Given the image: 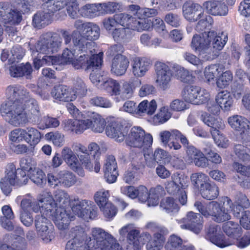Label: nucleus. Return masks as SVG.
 I'll return each mask as SVG.
<instances>
[{"label":"nucleus","mask_w":250,"mask_h":250,"mask_svg":"<svg viewBox=\"0 0 250 250\" xmlns=\"http://www.w3.org/2000/svg\"><path fill=\"white\" fill-rule=\"evenodd\" d=\"M62 37L53 32H47L42 34L35 47L36 52L50 54L58 52L62 45V39L64 44L75 52L79 53L93 54L94 42H88L77 31L74 30L71 34L66 29H61Z\"/></svg>","instance_id":"f257e3e1"},{"label":"nucleus","mask_w":250,"mask_h":250,"mask_svg":"<svg viewBox=\"0 0 250 250\" xmlns=\"http://www.w3.org/2000/svg\"><path fill=\"white\" fill-rule=\"evenodd\" d=\"M88 243L77 237L67 242L65 250H124L117 240L101 229L92 230Z\"/></svg>","instance_id":"f03ea898"},{"label":"nucleus","mask_w":250,"mask_h":250,"mask_svg":"<svg viewBox=\"0 0 250 250\" xmlns=\"http://www.w3.org/2000/svg\"><path fill=\"white\" fill-rule=\"evenodd\" d=\"M0 113L5 120L14 126H23L28 123L39 125L42 119L40 110L26 112L23 102L7 101L1 104Z\"/></svg>","instance_id":"7ed1b4c3"},{"label":"nucleus","mask_w":250,"mask_h":250,"mask_svg":"<svg viewBox=\"0 0 250 250\" xmlns=\"http://www.w3.org/2000/svg\"><path fill=\"white\" fill-rule=\"evenodd\" d=\"M41 202L44 203L42 206V210L44 209V213L45 215L52 219L59 229L65 230L68 228L70 222L73 217L71 216L65 209L57 208L54 210L55 205L54 200L50 195L43 199Z\"/></svg>","instance_id":"20e7f679"},{"label":"nucleus","mask_w":250,"mask_h":250,"mask_svg":"<svg viewBox=\"0 0 250 250\" xmlns=\"http://www.w3.org/2000/svg\"><path fill=\"white\" fill-rule=\"evenodd\" d=\"M152 135L146 134L144 130L139 126L133 127L125 139L127 146L137 148H147L152 145Z\"/></svg>","instance_id":"39448f33"},{"label":"nucleus","mask_w":250,"mask_h":250,"mask_svg":"<svg viewBox=\"0 0 250 250\" xmlns=\"http://www.w3.org/2000/svg\"><path fill=\"white\" fill-rule=\"evenodd\" d=\"M89 53H83L79 58L74 59L71 63L72 66L76 69H84L85 71L98 69L102 64L103 53L99 54L91 55L89 57Z\"/></svg>","instance_id":"423d86ee"},{"label":"nucleus","mask_w":250,"mask_h":250,"mask_svg":"<svg viewBox=\"0 0 250 250\" xmlns=\"http://www.w3.org/2000/svg\"><path fill=\"white\" fill-rule=\"evenodd\" d=\"M71 209L73 213L79 217L84 219H93L97 214V208L92 206L91 202L83 200L80 201L78 197L72 198Z\"/></svg>","instance_id":"0eeeda50"},{"label":"nucleus","mask_w":250,"mask_h":250,"mask_svg":"<svg viewBox=\"0 0 250 250\" xmlns=\"http://www.w3.org/2000/svg\"><path fill=\"white\" fill-rule=\"evenodd\" d=\"M204 123L209 128L212 138L216 144L220 147L226 148L229 145V140L225 137L218 130L225 128V124L220 119H214L210 117L209 119L205 121Z\"/></svg>","instance_id":"6e6552de"},{"label":"nucleus","mask_w":250,"mask_h":250,"mask_svg":"<svg viewBox=\"0 0 250 250\" xmlns=\"http://www.w3.org/2000/svg\"><path fill=\"white\" fill-rule=\"evenodd\" d=\"M75 150L77 153V156L81 165L87 170L92 171L94 166V171L98 173L100 170V164L94 154L88 152L87 148L78 144L75 146Z\"/></svg>","instance_id":"1a4fd4ad"},{"label":"nucleus","mask_w":250,"mask_h":250,"mask_svg":"<svg viewBox=\"0 0 250 250\" xmlns=\"http://www.w3.org/2000/svg\"><path fill=\"white\" fill-rule=\"evenodd\" d=\"M202 219L200 213L191 211L188 212L185 217L178 220V223L182 229L190 230L198 234L202 229Z\"/></svg>","instance_id":"9d476101"},{"label":"nucleus","mask_w":250,"mask_h":250,"mask_svg":"<svg viewBox=\"0 0 250 250\" xmlns=\"http://www.w3.org/2000/svg\"><path fill=\"white\" fill-rule=\"evenodd\" d=\"M154 66L157 75L156 82L158 86L163 90L168 89L172 76L170 68L165 63L161 62H157Z\"/></svg>","instance_id":"9b49d317"},{"label":"nucleus","mask_w":250,"mask_h":250,"mask_svg":"<svg viewBox=\"0 0 250 250\" xmlns=\"http://www.w3.org/2000/svg\"><path fill=\"white\" fill-rule=\"evenodd\" d=\"M22 19L21 12L16 9H9L7 2H0V20L4 24H18Z\"/></svg>","instance_id":"f8f14e48"},{"label":"nucleus","mask_w":250,"mask_h":250,"mask_svg":"<svg viewBox=\"0 0 250 250\" xmlns=\"http://www.w3.org/2000/svg\"><path fill=\"white\" fill-rule=\"evenodd\" d=\"M212 45L204 47V59L212 60L217 58L228 41L227 34L218 33Z\"/></svg>","instance_id":"ddd939ff"},{"label":"nucleus","mask_w":250,"mask_h":250,"mask_svg":"<svg viewBox=\"0 0 250 250\" xmlns=\"http://www.w3.org/2000/svg\"><path fill=\"white\" fill-rule=\"evenodd\" d=\"M5 173L4 177L9 179L11 183H18L19 186L26 184L28 180V176L26 175V172L19 170V168L17 169L13 163L6 165Z\"/></svg>","instance_id":"4468645a"},{"label":"nucleus","mask_w":250,"mask_h":250,"mask_svg":"<svg viewBox=\"0 0 250 250\" xmlns=\"http://www.w3.org/2000/svg\"><path fill=\"white\" fill-rule=\"evenodd\" d=\"M183 13L185 19L190 21H196L203 17L202 6L191 0L187 1L183 5Z\"/></svg>","instance_id":"2eb2a0df"},{"label":"nucleus","mask_w":250,"mask_h":250,"mask_svg":"<svg viewBox=\"0 0 250 250\" xmlns=\"http://www.w3.org/2000/svg\"><path fill=\"white\" fill-rule=\"evenodd\" d=\"M106 135L110 138H114L117 142H122L127 134V128L123 126L114 119L108 121L105 129Z\"/></svg>","instance_id":"dca6fc26"},{"label":"nucleus","mask_w":250,"mask_h":250,"mask_svg":"<svg viewBox=\"0 0 250 250\" xmlns=\"http://www.w3.org/2000/svg\"><path fill=\"white\" fill-rule=\"evenodd\" d=\"M221 228L218 225H211L208 229L207 239L215 245L224 248L232 245L233 242L227 241L223 235L221 234Z\"/></svg>","instance_id":"f3484780"},{"label":"nucleus","mask_w":250,"mask_h":250,"mask_svg":"<svg viewBox=\"0 0 250 250\" xmlns=\"http://www.w3.org/2000/svg\"><path fill=\"white\" fill-rule=\"evenodd\" d=\"M201 88L196 86L187 85L182 91V96L184 100L194 104H200L203 103L202 98L203 94H200Z\"/></svg>","instance_id":"a211bd4d"},{"label":"nucleus","mask_w":250,"mask_h":250,"mask_svg":"<svg viewBox=\"0 0 250 250\" xmlns=\"http://www.w3.org/2000/svg\"><path fill=\"white\" fill-rule=\"evenodd\" d=\"M172 182L168 183L166 188L171 194H175L178 192L180 188H185L188 187V179L187 176L178 173H174L171 176Z\"/></svg>","instance_id":"6ab92c4d"},{"label":"nucleus","mask_w":250,"mask_h":250,"mask_svg":"<svg viewBox=\"0 0 250 250\" xmlns=\"http://www.w3.org/2000/svg\"><path fill=\"white\" fill-rule=\"evenodd\" d=\"M117 166L114 156L107 157L104 167V176L106 181L109 183H114L118 175L117 170Z\"/></svg>","instance_id":"aec40b11"},{"label":"nucleus","mask_w":250,"mask_h":250,"mask_svg":"<svg viewBox=\"0 0 250 250\" xmlns=\"http://www.w3.org/2000/svg\"><path fill=\"white\" fill-rule=\"evenodd\" d=\"M214 16H225L228 13V7L221 0H210L204 3V11Z\"/></svg>","instance_id":"412c9836"},{"label":"nucleus","mask_w":250,"mask_h":250,"mask_svg":"<svg viewBox=\"0 0 250 250\" xmlns=\"http://www.w3.org/2000/svg\"><path fill=\"white\" fill-rule=\"evenodd\" d=\"M129 63V60L125 56L118 55L112 60L111 72L117 76H122L125 74Z\"/></svg>","instance_id":"4be33fe9"},{"label":"nucleus","mask_w":250,"mask_h":250,"mask_svg":"<svg viewBox=\"0 0 250 250\" xmlns=\"http://www.w3.org/2000/svg\"><path fill=\"white\" fill-rule=\"evenodd\" d=\"M90 119L83 120L86 124L85 130L90 128L94 132L97 133L102 132L105 126V121L102 116L96 113H91Z\"/></svg>","instance_id":"5701e85b"},{"label":"nucleus","mask_w":250,"mask_h":250,"mask_svg":"<svg viewBox=\"0 0 250 250\" xmlns=\"http://www.w3.org/2000/svg\"><path fill=\"white\" fill-rule=\"evenodd\" d=\"M132 70L136 77H142L146 74L150 66V61L146 58H136L132 62Z\"/></svg>","instance_id":"b1692460"},{"label":"nucleus","mask_w":250,"mask_h":250,"mask_svg":"<svg viewBox=\"0 0 250 250\" xmlns=\"http://www.w3.org/2000/svg\"><path fill=\"white\" fill-rule=\"evenodd\" d=\"M29 92L26 89L19 85H10L5 90V95L9 101L19 100L22 101L27 97Z\"/></svg>","instance_id":"393cba45"},{"label":"nucleus","mask_w":250,"mask_h":250,"mask_svg":"<svg viewBox=\"0 0 250 250\" xmlns=\"http://www.w3.org/2000/svg\"><path fill=\"white\" fill-rule=\"evenodd\" d=\"M51 93L55 99L60 101L68 102L76 99L75 94H72L71 90L65 85H59L54 86Z\"/></svg>","instance_id":"a878e982"},{"label":"nucleus","mask_w":250,"mask_h":250,"mask_svg":"<svg viewBox=\"0 0 250 250\" xmlns=\"http://www.w3.org/2000/svg\"><path fill=\"white\" fill-rule=\"evenodd\" d=\"M142 82L139 79L131 80L123 83L120 87L119 95L124 99H129L133 97L134 91L137 87H139Z\"/></svg>","instance_id":"bb28decb"},{"label":"nucleus","mask_w":250,"mask_h":250,"mask_svg":"<svg viewBox=\"0 0 250 250\" xmlns=\"http://www.w3.org/2000/svg\"><path fill=\"white\" fill-rule=\"evenodd\" d=\"M223 229L225 233L232 239H226L227 241L233 242L234 244L236 240H238L242 233L241 227L236 223L233 221H228L223 224Z\"/></svg>","instance_id":"cd10ccee"},{"label":"nucleus","mask_w":250,"mask_h":250,"mask_svg":"<svg viewBox=\"0 0 250 250\" xmlns=\"http://www.w3.org/2000/svg\"><path fill=\"white\" fill-rule=\"evenodd\" d=\"M48 194L44 196L39 201H37L35 199L32 198H25L22 200L21 204V211H28L29 212L30 209H32L33 211L37 212L40 210L41 213L45 214L44 213V209L42 212V206L44 203H42V200L46 197Z\"/></svg>","instance_id":"c85d7f7f"},{"label":"nucleus","mask_w":250,"mask_h":250,"mask_svg":"<svg viewBox=\"0 0 250 250\" xmlns=\"http://www.w3.org/2000/svg\"><path fill=\"white\" fill-rule=\"evenodd\" d=\"M228 121L231 127L240 134L245 133L249 126L248 121L241 116L233 115L229 117Z\"/></svg>","instance_id":"c756f323"},{"label":"nucleus","mask_w":250,"mask_h":250,"mask_svg":"<svg viewBox=\"0 0 250 250\" xmlns=\"http://www.w3.org/2000/svg\"><path fill=\"white\" fill-rule=\"evenodd\" d=\"M10 73L13 77L25 76L27 79L31 78L33 71L31 64L29 62L21 63L17 65H12L10 68Z\"/></svg>","instance_id":"7c9ffc66"},{"label":"nucleus","mask_w":250,"mask_h":250,"mask_svg":"<svg viewBox=\"0 0 250 250\" xmlns=\"http://www.w3.org/2000/svg\"><path fill=\"white\" fill-rule=\"evenodd\" d=\"M3 216L0 217V224L1 227L8 231L14 229V225L11 221L15 217L14 213L11 207L8 205H5L1 208Z\"/></svg>","instance_id":"2f4dec72"},{"label":"nucleus","mask_w":250,"mask_h":250,"mask_svg":"<svg viewBox=\"0 0 250 250\" xmlns=\"http://www.w3.org/2000/svg\"><path fill=\"white\" fill-rule=\"evenodd\" d=\"M232 201L228 197L223 198V205L218 210V212L213 218L214 221L220 223L229 220L230 216L228 212V208H231Z\"/></svg>","instance_id":"473e14b6"},{"label":"nucleus","mask_w":250,"mask_h":250,"mask_svg":"<svg viewBox=\"0 0 250 250\" xmlns=\"http://www.w3.org/2000/svg\"><path fill=\"white\" fill-rule=\"evenodd\" d=\"M53 17L45 11H39L33 16L32 22L35 27L41 28L51 23Z\"/></svg>","instance_id":"72a5a7b5"},{"label":"nucleus","mask_w":250,"mask_h":250,"mask_svg":"<svg viewBox=\"0 0 250 250\" xmlns=\"http://www.w3.org/2000/svg\"><path fill=\"white\" fill-rule=\"evenodd\" d=\"M54 200V203L55 204V207L54 210H55L56 207L58 206L57 208H64L69 205L71 204V201L72 198L70 199L68 193L62 190H57L54 193V198L52 197Z\"/></svg>","instance_id":"f704fd0d"},{"label":"nucleus","mask_w":250,"mask_h":250,"mask_svg":"<svg viewBox=\"0 0 250 250\" xmlns=\"http://www.w3.org/2000/svg\"><path fill=\"white\" fill-rule=\"evenodd\" d=\"M132 17L131 21L128 27V29H131L137 31H142L143 30H148L151 28V22L150 20L143 18V17Z\"/></svg>","instance_id":"c9c22d12"},{"label":"nucleus","mask_w":250,"mask_h":250,"mask_svg":"<svg viewBox=\"0 0 250 250\" xmlns=\"http://www.w3.org/2000/svg\"><path fill=\"white\" fill-rule=\"evenodd\" d=\"M170 136L173 137V130H163L159 133V139L162 145L169 149L178 150L181 146L177 142H169Z\"/></svg>","instance_id":"e433bc0d"},{"label":"nucleus","mask_w":250,"mask_h":250,"mask_svg":"<svg viewBox=\"0 0 250 250\" xmlns=\"http://www.w3.org/2000/svg\"><path fill=\"white\" fill-rule=\"evenodd\" d=\"M85 123L83 120H68L63 122V129L70 131L77 134L81 133L85 130Z\"/></svg>","instance_id":"4c0bfd02"},{"label":"nucleus","mask_w":250,"mask_h":250,"mask_svg":"<svg viewBox=\"0 0 250 250\" xmlns=\"http://www.w3.org/2000/svg\"><path fill=\"white\" fill-rule=\"evenodd\" d=\"M215 100L224 110H229L232 106L233 99L228 91L224 90L219 92L216 96Z\"/></svg>","instance_id":"58836bf2"},{"label":"nucleus","mask_w":250,"mask_h":250,"mask_svg":"<svg viewBox=\"0 0 250 250\" xmlns=\"http://www.w3.org/2000/svg\"><path fill=\"white\" fill-rule=\"evenodd\" d=\"M157 107V103L154 100H152L150 102L146 100H144L138 105L137 114L151 115L156 111Z\"/></svg>","instance_id":"ea45409f"},{"label":"nucleus","mask_w":250,"mask_h":250,"mask_svg":"<svg viewBox=\"0 0 250 250\" xmlns=\"http://www.w3.org/2000/svg\"><path fill=\"white\" fill-rule=\"evenodd\" d=\"M85 27V30L83 33L84 39L89 41H95L99 38L100 29L98 25L93 22H86Z\"/></svg>","instance_id":"a19ab883"},{"label":"nucleus","mask_w":250,"mask_h":250,"mask_svg":"<svg viewBox=\"0 0 250 250\" xmlns=\"http://www.w3.org/2000/svg\"><path fill=\"white\" fill-rule=\"evenodd\" d=\"M120 84L116 80L108 79L104 81L98 88L105 90L111 95H118L120 93Z\"/></svg>","instance_id":"79ce46f5"},{"label":"nucleus","mask_w":250,"mask_h":250,"mask_svg":"<svg viewBox=\"0 0 250 250\" xmlns=\"http://www.w3.org/2000/svg\"><path fill=\"white\" fill-rule=\"evenodd\" d=\"M62 156L64 161L72 169H76L79 160L78 156L68 147H64L62 151Z\"/></svg>","instance_id":"37998d69"},{"label":"nucleus","mask_w":250,"mask_h":250,"mask_svg":"<svg viewBox=\"0 0 250 250\" xmlns=\"http://www.w3.org/2000/svg\"><path fill=\"white\" fill-rule=\"evenodd\" d=\"M101 3L87 4L80 10L81 15L84 17L91 18L101 14Z\"/></svg>","instance_id":"c03bdc74"},{"label":"nucleus","mask_w":250,"mask_h":250,"mask_svg":"<svg viewBox=\"0 0 250 250\" xmlns=\"http://www.w3.org/2000/svg\"><path fill=\"white\" fill-rule=\"evenodd\" d=\"M165 241L163 234L156 232L153 238L146 244L147 250H161Z\"/></svg>","instance_id":"a18cd8bd"},{"label":"nucleus","mask_w":250,"mask_h":250,"mask_svg":"<svg viewBox=\"0 0 250 250\" xmlns=\"http://www.w3.org/2000/svg\"><path fill=\"white\" fill-rule=\"evenodd\" d=\"M187 154L190 160H193L197 167H202L203 164V154L192 146L187 147Z\"/></svg>","instance_id":"49530a36"},{"label":"nucleus","mask_w":250,"mask_h":250,"mask_svg":"<svg viewBox=\"0 0 250 250\" xmlns=\"http://www.w3.org/2000/svg\"><path fill=\"white\" fill-rule=\"evenodd\" d=\"M41 138V133L35 128L28 127L25 130L24 140L31 146L37 145Z\"/></svg>","instance_id":"de8ad7c7"},{"label":"nucleus","mask_w":250,"mask_h":250,"mask_svg":"<svg viewBox=\"0 0 250 250\" xmlns=\"http://www.w3.org/2000/svg\"><path fill=\"white\" fill-rule=\"evenodd\" d=\"M112 35L117 42H127L130 38V30L127 28H115L112 32Z\"/></svg>","instance_id":"09e8293b"},{"label":"nucleus","mask_w":250,"mask_h":250,"mask_svg":"<svg viewBox=\"0 0 250 250\" xmlns=\"http://www.w3.org/2000/svg\"><path fill=\"white\" fill-rule=\"evenodd\" d=\"M65 4L61 0H54L42 4V9L46 11L52 17L55 13L62 9Z\"/></svg>","instance_id":"8fccbe9b"},{"label":"nucleus","mask_w":250,"mask_h":250,"mask_svg":"<svg viewBox=\"0 0 250 250\" xmlns=\"http://www.w3.org/2000/svg\"><path fill=\"white\" fill-rule=\"evenodd\" d=\"M129 157L132 167L134 169L139 170L145 167L144 153L142 151L136 152L132 151Z\"/></svg>","instance_id":"3c124183"},{"label":"nucleus","mask_w":250,"mask_h":250,"mask_svg":"<svg viewBox=\"0 0 250 250\" xmlns=\"http://www.w3.org/2000/svg\"><path fill=\"white\" fill-rule=\"evenodd\" d=\"M58 176L60 178L61 185L64 187H70L76 182L75 175L71 172L66 170L60 171L58 173Z\"/></svg>","instance_id":"603ef678"},{"label":"nucleus","mask_w":250,"mask_h":250,"mask_svg":"<svg viewBox=\"0 0 250 250\" xmlns=\"http://www.w3.org/2000/svg\"><path fill=\"white\" fill-rule=\"evenodd\" d=\"M161 208L167 213H170L178 211L179 207L171 197H167L162 200L160 205Z\"/></svg>","instance_id":"864d4df0"},{"label":"nucleus","mask_w":250,"mask_h":250,"mask_svg":"<svg viewBox=\"0 0 250 250\" xmlns=\"http://www.w3.org/2000/svg\"><path fill=\"white\" fill-rule=\"evenodd\" d=\"M66 7V11L68 16L72 19H77L80 11L79 4L77 0H65L64 2Z\"/></svg>","instance_id":"5fc2aeb1"},{"label":"nucleus","mask_w":250,"mask_h":250,"mask_svg":"<svg viewBox=\"0 0 250 250\" xmlns=\"http://www.w3.org/2000/svg\"><path fill=\"white\" fill-rule=\"evenodd\" d=\"M219 195L218 187L213 183H204V198L213 200Z\"/></svg>","instance_id":"6e6d98bb"},{"label":"nucleus","mask_w":250,"mask_h":250,"mask_svg":"<svg viewBox=\"0 0 250 250\" xmlns=\"http://www.w3.org/2000/svg\"><path fill=\"white\" fill-rule=\"evenodd\" d=\"M234 152L237 157L244 162L250 160V150L243 145H236L234 147Z\"/></svg>","instance_id":"4d7b16f0"},{"label":"nucleus","mask_w":250,"mask_h":250,"mask_svg":"<svg viewBox=\"0 0 250 250\" xmlns=\"http://www.w3.org/2000/svg\"><path fill=\"white\" fill-rule=\"evenodd\" d=\"M31 180L39 186H42L46 183L45 175L38 168H34L30 175Z\"/></svg>","instance_id":"13d9d810"},{"label":"nucleus","mask_w":250,"mask_h":250,"mask_svg":"<svg viewBox=\"0 0 250 250\" xmlns=\"http://www.w3.org/2000/svg\"><path fill=\"white\" fill-rule=\"evenodd\" d=\"M74 91L72 94H75L76 95L83 96L85 95L87 92V88L83 80L79 77L74 79L73 81Z\"/></svg>","instance_id":"bf43d9fd"},{"label":"nucleus","mask_w":250,"mask_h":250,"mask_svg":"<svg viewBox=\"0 0 250 250\" xmlns=\"http://www.w3.org/2000/svg\"><path fill=\"white\" fill-rule=\"evenodd\" d=\"M182 245L183 240L180 237L172 235L169 237L165 248L166 250H180Z\"/></svg>","instance_id":"052dcab7"},{"label":"nucleus","mask_w":250,"mask_h":250,"mask_svg":"<svg viewBox=\"0 0 250 250\" xmlns=\"http://www.w3.org/2000/svg\"><path fill=\"white\" fill-rule=\"evenodd\" d=\"M59 125L60 122L56 118L46 116L42 118L38 127L40 129H44L49 127H56Z\"/></svg>","instance_id":"680f3d73"},{"label":"nucleus","mask_w":250,"mask_h":250,"mask_svg":"<svg viewBox=\"0 0 250 250\" xmlns=\"http://www.w3.org/2000/svg\"><path fill=\"white\" fill-rule=\"evenodd\" d=\"M55 57L50 55H44L42 57L38 56L34 59V66L35 69H39L44 64H50L54 63Z\"/></svg>","instance_id":"e2e57ef3"},{"label":"nucleus","mask_w":250,"mask_h":250,"mask_svg":"<svg viewBox=\"0 0 250 250\" xmlns=\"http://www.w3.org/2000/svg\"><path fill=\"white\" fill-rule=\"evenodd\" d=\"M109 197V191L103 189L95 193L94 199L100 208H102V207L106 205V204L110 203L108 202Z\"/></svg>","instance_id":"0e129e2a"},{"label":"nucleus","mask_w":250,"mask_h":250,"mask_svg":"<svg viewBox=\"0 0 250 250\" xmlns=\"http://www.w3.org/2000/svg\"><path fill=\"white\" fill-rule=\"evenodd\" d=\"M176 75L178 79L183 83H188L193 78L192 74L189 71L181 66H177L176 67Z\"/></svg>","instance_id":"69168bd1"},{"label":"nucleus","mask_w":250,"mask_h":250,"mask_svg":"<svg viewBox=\"0 0 250 250\" xmlns=\"http://www.w3.org/2000/svg\"><path fill=\"white\" fill-rule=\"evenodd\" d=\"M232 74L229 71H226L217 79L216 85L220 88H224L228 86L232 80Z\"/></svg>","instance_id":"338daca9"},{"label":"nucleus","mask_w":250,"mask_h":250,"mask_svg":"<svg viewBox=\"0 0 250 250\" xmlns=\"http://www.w3.org/2000/svg\"><path fill=\"white\" fill-rule=\"evenodd\" d=\"M171 117L170 113L166 107H162L153 118L154 121L157 124H163L167 122Z\"/></svg>","instance_id":"774afa93"}]
</instances>
